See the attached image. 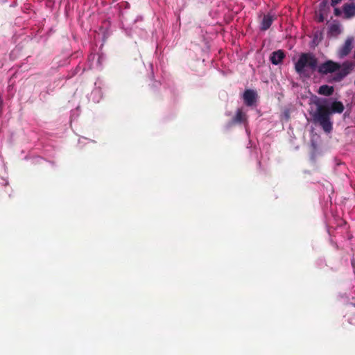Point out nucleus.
Masks as SVG:
<instances>
[{
    "label": "nucleus",
    "instance_id": "f257e3e1",
    "mask_svg": "<svg viewBox=\"0 0 355 355\" xmlns=\"http://www.w3.org/2000/svg\"><path fill=\"white\" fill-rule=\"evenodd\" d=\"M323 102L324 104L315 103L317 109L312 116L315 123H319L325 132L329 133L333 129V123L330 118L331 114L342 113L345 107L340 101H334L330 107L326 104L328 100H324Z\"/></svg>",
    "mask_w": 355,
    "mask_h": 355
},
{
    "label": "nucleus",
    "instance_id": "f03ea898",
    "mask_svg": "<svg viewBox=\"0 0 355 355\" xmlns=\"http://www.w3.org/2000/svg\"><path fill=\"white\" fill-rule=\"evenodd\" d=\"M318 64V58L312 53H302L298 60L295 63V70L297 73L304 74L306 68L312 72L316 71Z\"/></svg>",
    "mask_w": 355,
    "mask_h": 355
},
{
    "label": "nucleus",
    "instance_id": "7ed1b4c3",
    "mask_svg": "<svg viewBox=\"0 0 355 355\" xmlns=\"http://www.w3.org/2000/svg\"><path fill=\"white\" fill-rule=\"evenodd\" d=\"M340 69V64L339 63L329 60L320 64L319 66L318 65L316 71L321 75H326L336 72Z\"/></svg>",
    "mask_w": 355,
    "mask_h": 355
},
{
    "label": "nucleus",
    "instance_id": "20e7f679",
    "mask_svg": "<svg viewBox=\"0 0 355 355\" xmlns=\"http://www.w3.org/2000/svg\"><path fill=\"white\" fill-rule=\"evenodd\" d=\"M355 67L353 62L346 61L340 64V69L338 70L333 78L334 82H340L345 76H347Z\"/></svg>",
    "mask_w": 355,
    "mask_h": 355
},
{
    "label": "nucleus",
    "instance_id": "39448f33",
    "mask_svg": "<svg viewBox=\"0 0 355 355\" xmlns=\"http://www.w3.org/2000/svg\"><path fill=\"white\" fill-rule=\"evenodd\" d=\"M353 37H348L339 49L338 55L340 58H343L350 53L353 49Z\"/></svg>",
    "mask_w": 355,
    "mask_h": 355
},
{
    "label": "nucleus",
    "instance_id": "423d86ee",
    "mask_svg": "<svg viewBox=\"0 0 355 355\" xmlns=\"http://www.w3.org/2000/svg\"><path fill=\"white\" fill-rule=\"evenodd\" d=\"M243 98L247 106H252L257 101V94L255 91L248 89L244 92Z\"/></svg>",
    "mask_w": 355,
    "mask_h": 355
},
{
    "label": "nucleus",
    "instance_id": "0eeeda50",
    "mask_svg": "<svg viewBox=\"0 0 355 355\" xmlns=\"http://www.w3.org/2000/svg\"><path fill=\"white\" fill-rule=\"evenodd\" d=\"M276 19L275 15H272L270 13L264 15L261 21L260 30L262 31H267L272 25L273 21Z\"/></svg>",
    "mask_w": 355,
    "mask_h": 355
},
{
    "label": "nucleus",
    "instance_id": "6e6552de",
    "mask_svg": "<svg viewBox=\"0 0 355 355\" xmlns=\"http://www.w3.org/2000/svg\"><path fill=\"white\" fill-rule=\"evenodd\" d=\"M286 55L282 50H278L276 51H274L271 53L270 56V60L272 62V64L275 65H277L280 64L283 60L285 58Z\"/></svg>",
    "mask_w": 355,
    "mask_h": 355
},
{
    "label": "nucleus",
    "instance_id": "1a4fd4ad",
    "mask_svg": "<svg viewBox=\"0 0 355 355\" xmlns=\"http://www.w3.org/2000/svg\"><path fill=\"white\" fill-rule=\"evenodd\" d=\"M343 10L345 19L355 17V3H345L343 6Z\"/></svg>",
    "mask_w": 355,
    "mask_h": 355
},
{
    "label": "nucleus",
    "instance_id": "9d476101",
    "mask_svg": "<svg viewBox=\"0 0 355 355\" xmlns=\"http://www.w3.org/2000/svg\"><path fill=\"white\" fill-rule=\"evenodd\" d=\"M248 117L241 108L237 109L235 116L232 118L231 123L232 124L243 123L247 121Z\"/></svg>",
    "mask_w": 355,
    "mask_h": 355
},
{
    "label": "nucleus",
    "instance_id": "9b49d317",
    "mask_svg": "<svg viewBox=\"0 0 355 355\" xmlns=\"http://www.w3.org/2000/svg\"><path fill=\"white\" fill-rule=\"evenodd\" d=\"M334 89L332 86H329L327 85H322L319 87L318 94L320 95H324L327 96H329L333 94Z\"/></svg>",
    "mask_w": 355,
    "mask_h": 355
},
{
    "label": "nucleus",
    "instance_id": "f8f14e48",
    "mask_svg": "<svg viewBox=\"0 0 355 355\" xmlns=\"http://www.w3.org/2000/svg\"><path fill=\"white\" fill-rule=\"evenodd\" d=\"M328 3V0H322L320 3L318 10L317 11L327 17L330 11V8Z\"/></svg>",
    "mask_w": 355,
    "mask_h": 355
},
{
    "label": "nucleus",
    "instance_id": "ddd939ff",
    "mask_svg": "<svg viewBox=\"0 0 355 355\" xmlns=\"http://www.w3.org/2000/svg\"><path fill=\"white\" fill-rule=\"evenodd\" d=\"M315 20L319 23L323 22L324 21V19L327 17L326 15H324L322 13H320L318 11H315Z\"/></svg>",
    "mask_w": 355,
    "mask_h": 355
},
{
    "label": "nucleus",
    "instance_id": "4468645a",
    "mask_svg": "<svg viewBox=\"0 0 355 355\" xmlns=\"http://www.w3.org/2000/svg\"><path fill=\"white\" fill-rule=\"evenodd\" d=\"M342 14V11L340 8H334V15L336 16V17H339Z\"/></svg>",
    "mask_w": 355,
    "mask_h": 355
},
{
    "label": "nucleus",
    "instance_id": "2eb2a0df",
    "mask_svg": "<svg viewBox=\"0 0 355 355\" xmlns=\"http://www.w3.org/2000/svg\"><path fill=\"white\" fill-rule=\"evenodd\" d=\"M341 1L342 0H331V6L332 7H335L336 5L340 3Z\"/></svg>",
    "mask_w": 355,
    "mask_h": 355
},
{
    "label": "nucleus",
    "instance_id": "dca6fc26",
    "mask_svg": "<svg viewBox=\"0 0 355 355\" xmlns=\"http://www.w3.org/2000/svg\"><path fill=\"white\" fill-rule=\"evenodd\" d=\"M338 29V25H335V24H334V25H332V26H331V31H337Z\"/></svg>",
    "mask_w": 355,
    "mask_h": 355
},
{
    "label": "nucleus",
    "instance_id": "f3484780",
    "mask_svg": "<svg viewBox=\"0 0 355 355\" xmlns=\"http://www.w3.org/2000/svg\"><path fill=\"white\" fill-rule=\"evenodd\" d=\"M284 116L286 118V119H288L290 118V116H289V112L288 110L285 111L284 112Z\"/></svg>",
    "mask_w": 355,
    "mask_h": 355
}]
</instances>
